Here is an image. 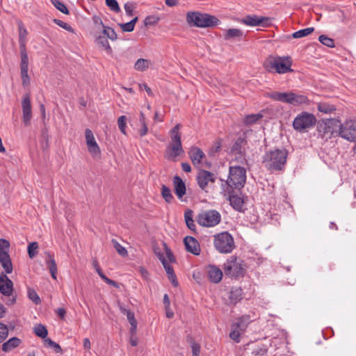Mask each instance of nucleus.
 I'll return each instance as SVG.
<instances>
[{"label":"nucleus","instance_id":"29","mask_svg":"<svg viewBox=\"0 0 356 356\" xmlns=\"http://www.w3.org/2000/svg\"><path fill=\"white\" fill-rule=\"evenodd\" d=\"M180 128H181V125L179 124H177L171 130V131H170L171 142L170 144H175V145H181V134L179 133Z\"/></svg>","mask_w":356,"mask_h":356},{"label":"nucleus","instance_id":"54","mask_svg":"<svg viewBox=\"0 0 356 356\" xmlns=\"http://www.w3.org/2000/svg\"><path fill=\"white\" fill-rule=\"evenodd\" d=\"M29 70H21V77L22 81V84L24 86H26L30 83V78L28 74Z\"/></svg>","mask_w":356,"mask_h":356},{"label":"nucleus","instance_id":"17","mask_svg":"<svg viewBox=\"0 0 356 356\" xmlns=\"http://www.w3.org/2000/svg\"><path fill=\"white\" fill-rule=\"evenodd\" d=\"M13 291V283L6 275H0V293L5 296H10Z\"/></svg>","mask_w":356,"mask_h":356},{"label":"nucleus","instance_id":"55","mask_svg":"<svg viewBox=\"0 0 356 356\" xmlns=\"http://www.w3.org/2000/svg\"><path fill=\"white\" fill-rule=\"evenodd\" d=\"M54 22L56 24H57L58 26L62 27L63 29H64L70 32H73V29L68 24L64 22L60 19H54Z\"/></svg>","mask_w":356,"mask_h":356},{"label":"nucleus","instance_id":"28","mask_svg":"<svg viewBox=\"0 0 356 356\" xmlns=\"http://www.w3.org/2000/svg\"><path fill=\"white\" fill-rule=\"evenodd\" d=\"M21 343V340L17 337H12L2 345V350L9 352L15 348H17Z\"/></svg>","mask_w":356,"mask_h":356},{"label":"nucleus","instance_id":"57","mask_svg":"<svg viewBox=\"0 0 356 356\" xmlns=\"http://www.w3.org/2000/svg\"><path fill=\"white\" fill-rule=\"evenodd\" d=\"M124 7L127 15L129 16H132L134 12L133 5L130 3H126Z\"/></svg>","mask_w":356,"mask_h":356},{"label":"nucleus","instance_id":"53","mask_svg":"<svg viewBox=\"0 0 356 356\" xmlns=\"http://www.w3.org/2000/svg\"><path fill=\"white\" fill-rule=\"evenodd\" d=\"M10 248V243L4 239H0V254L8 253V250Z\"/></svg>","mask_w":356,"mask_h":356},{"label":"nucleus","instance_id":"43","mask_svg":"<svg viewBox=\"0 0 356 356\" xmlns=\"http://www.w3.org/2000/svg\"><path fill=\"white\" fill-rule=\"evenodd\" d=\"M120 310L123 314L127 316V318L130 324L137 322L135 318L134 312H132L130 309H126L122 305H120Z\"/></svg>","mask_w":356,"mask_h":356},{"label":"nucleus","instance_id":"42","mask_svg":"<svg viewBox=\"0 0 356 356\" xmlns=\"http://www.w3.org/2000/svg\"><path fill=\"white\" fill-rule=\"evenodd\" d=\"M113 247L115 248V250L118 252V253L122 256V257H127L128 255L127 250L124 247L121 245L117 240L112 239L111 241Z\"/></svg>","mask_w":356,"mask_h":356},{"label":"nucleus","instance_id":"37","mask_svg":"<svg viewBox=\"0 0 356 356\" xmlns=\"http://www.w3.org/2000/svg\"><path fill=\"white\" fill-rule=\"evenodd\" d=\"M318 110L323 113H331L336 110L334 106L327 103H319Z\"/></svg>","mask_w":356,"mask_h":356},{"label":"nucleus","instance_id":"4","mask_svg":"<svg viewBox=\"0 0 356 356\" xmlns=\"http://www.w3.org/2000/svg\"><path fill=\"white\" fill-rule=\"evenodd\" d=\"M246 181V170L241 166H230L228 179L222 184L227 189H238L243 188Z\"/></svg>","mask_w":356,"mask_h":356},{"label":"nucleus","instance_id":"8","mask_svg":"<svg viewBox=\"0 0 356 356\" xmlns=\"http://www.w3.org/2000/svg\"><path fill=\"white\" fill-rule=\"evenodd\" d=\"M196 220L202 227H211L220 222L221 215L214 209L202 211L198 213Z\"/></svg>","mask_w":356,"mask_h":356},{"label":"nucleus","instance_id":"58","mask_svg":"<svg viewBox=\"0 0 356 356\" xmlns=\"http://www.w3.org/2000/svg\"><path fill=\"white\" fill-rule=\"evenodd\" d=\"M232 153H237L239 154V157L242 158L241 151V146L238 143H235L234 145L232 147L231 149Z\"/></svg>","mask_w":356,"mask_h":356},{"label":"nucleus","instance_id":"50","mask_svg":"<svg viewBox=\"0 0 356 356\" xmlns=\"http://www.w3.org/2000/svg\"><path fill=\"white\" fill-rule=\"evenodd\" d=\"M28 297L30 300H31L35 304L38 305L40 302V299L37 293L34 289H28Z\"/></svg>","mask_w":356,"mask_h":356},{"label":"nucleus","instance_id":"12","mask_svg":"<svg viewBox=\"0 0 356 356\" xmlns=\"http://www.w3.org/2000/svg\"><path fill=\"white\" fill-rule=\"evenodd\" d=\"M339 136L348 141H356V120H350L340 123Z\"/></svg>","mask_w":356,"mask_h":356},{"label":"nucleus","instance_id":"21","mask_svg":"<svg viewBox=\"0 0 356 356\" xmlns=\"http://www.w3.org/2000/svg\"><path fill=\"white\" fill-rule=\"evenodd\" d=\"M184 152L181 145L170 144L168 147L166 158L168 160L174 161L175 159Z\"/></svg>","mask_w":356,"mask_h":356},{"label":"nucleus","instance_id":"26","mask_svg":"<svg viewBox=\"0 0 356 356\" xmlns=\"http://www.w3.org/2000/svg\"><path fill=\"white\" fill-rule=\"evenodd\" d=\"M251 320L250 316L243 315L238 318L236 319V321L232 323L235 327H237L243 331V332L247 329L248 325L250 324Z\"/></svg>","mask_w":356,"mask_h":356},{"label":"nucleus","instance_id":"19","mask_svg":"<svg viewBox=\"0 0 356 356\" xmlns=\"http://www.w3.org/2000/svg\"><path fill=\"white\" fill-rule=\"evenodd\" d=\"M208 277L211 282L218 283L222 278V272L218 267L209 265L208 267Z\"/></svg>","mask_w":356,"mask_h":356},{"label":"nucleus","instance_id":"62","mask_svg":"<svg viewBox=\"0 0 356 356\" xmlns=\"http://www.w3.org/2000/svg\"><path fill=\"white\" fill-rule=\"evenodd\" d=\"M26 41L19 40V48H20V54L27 53L26 49Z\"/></svg>","mask_w":356,"mask_h":356},{"label":"nucleus","instance_id":"1","mask_svg":"<svg viewBox=\"0 0 356 356\" xmlns=\"http://www.w3.org/2000/svg\"><path fill=\"white\" fill-rule=\"evenodd\" d=\"M288 152L285 149L270 150L264 155L263 163L270 171L282 170L286 163Z\"/></svg>","mask_w":356,"mask_h":356},{"label":"nucleus","instance_id":"16","mask_svg":"<svg viewBox=\"0 0 356 356\" xmlns=\"http://www.w3.org/2000/svg\"><path fill=\"white\" fill-rule=\"evenodd\" d=\"M228 200L229 201L230 205L232 208L237 211H244V200L241 195L236 194L232 189L228 191Z\"/></svg>","mask_w":356,"mask_h":356},{"label":"nucleus","instance_id":"38","mask_svg":"<svg viewBox=\"0 0 356 356\" xmlns=\"http://www.w3.org/2000/svg\"><path fill=\"white\" fill-rule=\"evenodd\" d=\"M138 21V17H134L133 19H131L130 22L124 24H120V26L124 32H131L134 31L135 24L136 22Z\"/></svg>","mask_w":356,"mask_h":356},{"label":"nucleus","instance_id":"24","mask_svg":"<svg viewBox=\"0 0 356 356\" xmlns=\"http://www.w3.org/2000/svg\"><path fill=\"white\" fill-rule=\"evenodd\" d=\"M190 158L194 165H199L204 157V153L198 147H192L190 151Z\"/></svg>","mask_w":356,"mask_h":356},{"label":"nucleus","instance_id":"36","mask_svg":"<svg viewBox=\"0 0 356 356\" xmlns=\"http://www.w3.org/2000/svg\"><path fill=\"white\" fill-rule=\"evenodd\" d=\"M231 332L229 333V337L236 343H239L241 341V335L243 333L240 329L235 327L232 324L231 326Z\"/></svg>","mask_w":356,"mask_h":356},{"label":"nucleus","instance_id":"23","mask_svg":"<svg viewBox=\"0 0 356 356\" xmlns=\"http://www.w3.org/2000/svg\"><path fill=\"white\" fill-rule=\"evenodd\" d=\"M243 36V32L242 30L238 29H229L225 30V33L223 35V38L225 40H241Z\"/></svg>","mask_w":356,"mask_h":356},{"label":"nucleus","instance_id":"59","mask_svg":"<svg viewBox=\"0 0 356 356\" xmlns=\"http://www.w3.org/2000/svg\"><path fill=\"white\" fill-rule=\"evenodd\" d=\"M85 136H86V143L89 140H95V137H94V135H93V133L92 131L89 129H86V131H85Z\"/></svg>","mask_w":356,"mask_h":356},{"label":"nucleus","instance_id":"5","mask_svg":"<svg viewBox=\"0 0 356 356\" xmlns=\"http://www.w3.org/2000/svg\"><path fill=\"white\" fill-rule=\"evenodd\" d=\"M215 248L222 254L231 253L235 248L233 236L227 232H223L214 236Z\"/></svg>","mask_w":356,"mask_h":356},{"label":"nucleus","instance_id":"3","mask_svg":"<svg viewBox=\"0 0 356 356\" xmlns=\"http://www.w3.org/2000/svg\"><path fill=\"white\" fill-rule=\"evenodd\" d=\"M186 21L188 24L200 28L214 27L220 23L216 17L200 12H188Z\"/></svg>","mask_w":356,"mask_h":356},{"label":"nucleus","instance_id":"33","mask_svg":"<svg viewBox=\"0 0 356 356\" xmlns=\"http://www.w3.org/2000/svg\"><path fill=\"white\" fill-rule=\"evenodd\" d=\"M262 118L263 115L261 113L248 115L245 118L243 122L245 125H252L256 124L258 120H261Z\"/></svg>","mask_w":356,"mask_h":356},{"label":"nucleus","instance_id":"46","mask_svg":"<svg viewBox=\"0 0 356 356\" xmlns=\"http://www.w3.org/2000/svg\"><path fill=\"white\" fill-rule=\"evenodd\" d=\"M38 244L37 242H32L28 245V254L30 258L33 259L38 254Z\"/></svg>","mask_w":356,"mask_h":356},{"label":"nucleus","instance_id":"20","mask_svg":"<svg viewBox=\"0 0 356 356\" xmlns=\"http://www.w3.org/2000/svg\"><path fill=\"white\" fill-rule=\"evenodd\" d=\"M160 261H161L163 268L166 271L169 280L171 281L172 285L174 286H177L178 285V282L177 280V277L174 272L173 268L167 262L164 256H161V257L160 258Z\"/></svg>","mask_w":356,"mask_h":356},{"label":"nucleus","instance_id":"2","mask_svg":"<svg viewBox=\"0 0 356 356\" xmlns=\"http://www.w3.org/2000/svg\"><path fill=\"white\" fill-rule=\"evenodd\" d=\"M266 97L274 101L289 104L293 106L308 104L309 102L307 96L293 92H272L267 93Z\"/></svg>","mask_w":356,"mask_h":356},{"label":"nucleus","instance_id":"18","mask_svg":"<svg viewBox=\"0 0 356 356\" xmlns=\"http://www.w3.org/2000/svg\"><path fill=\"white\" fill-rule=\"evenodd\" d=\"M184 243L186 246V250L195 254L199 255L200 252V248L198 241L193 236H186L184 239Z\"/></svg>","mask_w":356,"mask_h":356},{"label":"nucleus","instance_id":"15","mask_svg":"<svg viewBox=\"0 0 356 356\" xmlns=\"http://www.w3.org/2000/svg\"><path fill=\"white\" fill-rule=\"evenodd\" d=\"M268 18L265 17H259L255 15H249L244 17L241 22L243 24L250 26H266L268 25Z\"/></svg>","mask_w":356,"mask_h":356},{"label":"nucleus","instance_id":"41","mask_svg":"<svg viewBox=\"0 0 356 356\" xmlns=\"http://www.w3.org/2000/svg\"><path fill=\"white\" fill-rule=\"evenodd\" d=\"M44 342L45 346L53 348L56 353H62V348H61L60 346L58 343H57L56 342L51 340V339L46 338L44 339Z\"/></svg>","mask_w":356,"mask_h":356},{"label":"nucleus","instance_id":"11","mask_svg":"<svg viewBox=\"0 0 356 356\" xmlns=\"http://www.w3.org/2000/svg\"><path fill=\"white\" fill-rule=\"evenodd\" d=\"M340 122L335 119H330L318 127V132L323 138L326 139L339 136Z\"/></svg>","mask_w":356,"mask_h":356},{"label":"nucleus","instance_id":"52","mask_svg":"<svg viewBox=\"0 0 356 356\" xmlns=\"http://www.w3.org/2000/svg\"><path fill=\"white\" fill-rule=\"evenodd\" d=\"M8 335V329L6 325L0 323V343L4 341Z\"/></svg>","mask_w":356,"mask_h":356},{"label":"nucleus","instance_id":"32","mask_svg":"<svg viewBox=\"0 0 356 356\" xmlns=\"http://www.w3.org/2000/svg\"><path fill=\"white\" fill-rule=\"evenodd\" d=\"M150 60L144 58H139L134 64V68L137 71L144 72L149 68Z\"/></svg>","mask_w":356,"mask_h":356},{"label":"nucleus","instance_id":"9","mask_svg":"<svg viewBox=\"0 0 356 356\" xmlns=\"http://www.w3.org/2000/svg\"><path fill=\"white\" fill-rule=\"evenodd\" d=\"M292 60L289 56L277 57L273 60L264 63V67L270 70L274 69L278 74L291 72Z\"/></svg>","mask_w":356,"mask_h":356},{"label":"nucleus","instance_id":"44","mask_svg":"<svg viewBox=\"0 0 356 356\" xmlns=\"http://www.w3.org/2000/svg\"><path fill=\"white\" fill-rule=\"evenodd\" d=\"M318 40L323 45H325L328 47H334V41L333 39L327 37L325 35H321L318 38Z\"/></svg>","mask_w":356,"mask_h":356},{"label":"nucleus","instance_id":"48","mask_svg":"<svg viewBox=\"0 0 356 356\" xmlns=\"http://www.w3.org/2000/svg\"><path fill=\"white\" fill-rule=\"evenodd\" d=\"M106 5L113 12L119 13L120 8L116 0H106Z\"/></svg>","mask_w":356,"mask_h":356},{"label":"nucleus","instance_id":"13","mask_svg":"<svg viewBox=\"0 0 356 356\" xmlns=\"http://www.w3.org/2000/svg\"><path fill=\"white\" fill-rule=\"evenodd\" d=\"M216 179V176L206 170H200L197 175V181L200 188L205 191L207 187L210 183H214Z\"/></svg>","mask_w":356,"mask_h":356},{"label":"nucleus","instance_id":"7","mask_svg":"<svg viewBox=\"0 0 356 356\" xmlns=\"http://www.w3.org/2000/svg\"><path fill=\"white\" fill-rule=\"evenodd\" d=\"M223 269L225 274L231 277H243L245 273L243 261L238 260L234 255L229 257L226 261Z\"/></svg>","mask_w":356,"mask_h":356},{"label":"nucleus","instance_id":"45","mask_svg":"<svg viewBox=\"0 0 356 356\" xmlns=\"http://www.w3.org/2000/svg\"><path fill=\"white\" fill-rule=\"evenodd\" d=\"M52 4L61 13L67 15L69 14V10L65 6V5L59 0H51Z\"/></svg>","mask_w":356,"mask_h":356},{"label":"nucleus","instance_id":"34","mask_svg":"<svg viewBox=\"0 0 356 356\" xmlns=\"http://www.w3.org/2000/svg\"><path fill=\"white\" fill-rule=\"evenodd\" d=\"M89 152L93 156H97L100 154V149L95 139L89 140L86 143Z\"/></svg>","mask_w":356,"mask_h":356},{"label":"nucleus","instance_id":"51","mask_svg":"<svg viewBox=\"0 0 356 356\" xmlns=\"http://www.w3.org/2000/svg\"><path fill=\"white\" fill-rule=\"evenodd\" d=\"M21 63H20V70H29V57L28 54H21Z\"/></svg>","mask_w":356,"mask_h":356},{"label":"nucleus","instance_id":"31","mask_svg":"<svg viewBox=\"0 0 356 356\" xmlns=\"http://www.w3.org/2000/svg\"><path fill=\"white\" fill-rule=\"evenodd\" d=\"M193 211L191 209H188L184 213V218L186 221V224L187 227L192 231H195L196 228V225L195 224V222L193 220Z\"/></svg>","mask_w":356,"mask_h":356},{"label":"nucleus","instance_id":"61","mask_svg":"<svg viewBox=\"0 0 356 356\" xmlns=\"http://www.w3.org/2000/svg\"><path fill=\"white\" fill-rule=\"evenodd\" d=\"M141 126L142 128L139 130V134L141 137H143L147 134L148 127L146 123L141 124Z\"/></svg>","mask_w":356,"mask_h":356},{"label":"nucleus","instance_id":"63","mask_svg":"<svg viewBox=\"0 0 356 356\" xmlns=\"http://www.w3.org/2000/svg\"><path fill=\"white\" fill-rule=\"evenodd\" d=\"M56 313L61 319H64L66 311L64 308H58L56 310Z\"/></svg>","mask_w":356,"mask_h":356},{"label":"nucleus","instance_id":"6","mask_svg":"<svg viewBox=\"0 0 356 356\" xmlns=\"http://www.w3.org/2000/svg\"><path fill=\"white\" fill-rule=\"evenodd\" d=\"M117 39L118 35L114 29L110 26H104L101 34L95 37V43L99 47L102 48L107 54L112 55L113 49L108 40L115 41Z\"/></svg>","mask_w":356,"mask_h":356},{"label":"nucleus","instance_id":"14","mask_svg":"<svg viewBox=\"0 0 356 356\" xmlns=\"http://www.w3.org/2000/svg\"><path fill=\"white\" fill-rule=\"evenodd\" d=\"M22 107L23 113L22 121L26 126H28L30 124L32 118L31 99L29 94H26L23 96Z\"/></svg>","mask_w":356,"mask_h":356},{"label":"nucleus","instance_id":"64","mask_svg":"<svg viewBox=\"0 0 356 356\" xmlns=\"http://www.w3.org/2000/svg\"><path fill=\"white\" fill-rule=\"evenodd\" d=\"M166 256L170 262H174L175 261V257H174L172 252L167 246H166Z\"/></svg>","mask_w":356,"mask_h":356},{"label":"nucleus","instance_id":"60","mask_svg":"<svg viewBox=\"0 0 356 356\" xmlns=\"http://www.w3.org/2000/svg\"><path fill=\"white\" fill-rule=\"evenodd\" d=\"M103 280L108 284L109 285H111L115 288H118L119 287V285L118 284L115 282L114 280H112L111 279H109L108 277H107L106 276H105L103 279Z\"/></svg>","mask_w":356,"mask_h":356},{"label":"nucleus","instance_id":"47","mask_svg":"<svg viewBox=\"0 0 356 356\" xmlns=\"http://www.w3.org/2000/svg\"><path fill=\"white\" fill-rule=\"evenodd\" d=\"M19 26V40H24L26 41V37L28 35V31L26 29L24 26L22 22L18 23Z\"/></svg>","mask_w":356,"mask_h":356},{"label":"nucleus","instance_id":"22","mask_svg":"<svg viewBox=\"0 0 356 356\" xmlns=\"http://www.w3.org/2000/svg\"><path fill=\"white\" fill-rule=\"evenodd\" d=\"M173 183L175 186V193L180 199L186 194V185L179 176H175L173 178Z\"/></svg>","mask_w":356,"mask_h":356},{"label":"nucleus","instance_id":"40","mask_svg":"<svg viewBox=\"0 0 356 356\" xmlns=\"http://www.w3.org/2000/svg\"><path fill=\"white\" fill-rule=\"evenodd\" d=\"M161 195L165 202L168 203L171 202L174 198L172 195L171 190L165 185H162L161 186Z\"/></svg>","mask_w":356,"mask_h":356},{"label":"nucleus","instance_id":"49","mask_svg":"<svg viewBox=\"0 0 356 356\" xmlns=\"http://www.w3.org/2000/svg\"><path fill=\"white\" fill-rule=\"evenodd\" d=\"M127 120V117L124 115L119 117L118 120V125L119 129L120 131L124 134H126Z\"/></svg>","mask_w":356,"mask_h":356},{"label":"nucleus","instance_id":"25","mask_svg":"<svg viewBox=\"0 0 356 356\" xmlns=\"http://www.w3.org/2000/svg\"><path fill=\"white\" fill-rule=\"evenodd\" d=\"M0 263L6 273H12L13 265L8 253L0 254Z\"/></svg>","mask_w":356,"mask_h":356},{"label":"nucleus","instance_id":"30","mask_svg":"<svg viewBox=\"0 0 356 356\" xmlns=\"http://www.w3.org/2000/svg\"><path fill=\"white\" fill-rule=\"evenodd\" d=\"M48 261H47V264L48 265V268L51 275L53 279L56 280V273H57V266L54 257L48 253Z\"/></svg>","mask_w":356,"mask_h":356},{"label":"nucleus","instance_id":"10","mask_svg":"<svg viewBox=\"0 0 356 356\" xmlns=\"http://www.w3.org/2000/svg\"><path fill=\"white\" fill-rule=\"evenodd\" d=\"M316 121V118L313 114L302 112L295 118L293 122V127L297 131L303 132L313 127Z\"/></svg>","mask_w":356,"mask_h":356},{"label":"nucleus","instance_id":"35","mask_svg":"<svg viewBox=\"0 0 356 356\" xmlns=\"http://www.w3.org/2000/svg\"><path fill=\"white\" fill-rule=\"evenodd\" d=\"M33 332L35 334L42 339H46L48 331L46 327L42 324H38L34 327Z\"/></svg>","mask_w":356,"mask_h":356},{"label":"nucleus","instance_id":"56","mask_svg":"<svg viewBox=\"0 0 356 356\" xmlns=\"http://www.w3.org/2000/svg\"><path fill=\"white\" fill-rule=\"evenodd\" d=\"M192 356H199L200 353V346L196 342L191 343Z\"/></svg>","mask_w":356,"mask_h":356},{"label":"nucleus","instance_id":"39","mask_svg":"<svg viewBox=\"0 0 356 356\" xmlns=\"http://www.w3.org/2000/svg\"><path fill=\"white\" fill-rule=\"evenodd\" d=\"M314 31L313 27H308L304 29L299 30L292 34L293 38H300L307 36Z\"/></svg>","mask_w":356,"mask_h":356},{"label":"nucleus","instance_id":"27","mask_svg":"<svg viewBox=\"0 0 356 356\" xmlns=\"http://www.w3.org/2000/svg\"><path fill=\"white\" fill-rule=\"evenodd\" d=\"M243 298V291L240 287L232 288L230 291L229 299L232 304H236Z\"/></svg>","mask_w":356,"mask_h":356}]
</instances>
